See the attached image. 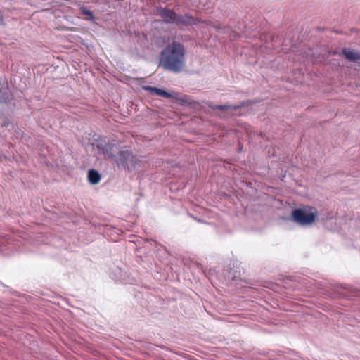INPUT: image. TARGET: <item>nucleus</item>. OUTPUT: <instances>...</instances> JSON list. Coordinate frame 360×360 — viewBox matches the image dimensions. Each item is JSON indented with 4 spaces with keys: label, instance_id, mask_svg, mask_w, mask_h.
Instances as JSON below:
<instances>
[{
    "label": "nucleus",
    "instance_id": "nucleus-1",
    "mask_svg": "<svg viewBox=\"0 0 360 360\" xmlns=\"http://www.w3.org/2000/svg\"><path fill=\"white\" fill-rule=\"evenodd\" d=\"M184 46L179 42H172L162 51L160 65L167 70L179 72L184 66Z\"/></svg>",
    "mask_w": 360,
    "mask_h": 360
},
{
    "label": "nucleus",
    "instance_id": "nucleus-2",
    "mask_svg": "<svg viewBox=\"0 0 360 360\" xmlns=\"http://www.w3.org/2000/svg\"><path fill=\"white\" fill-rule=\"evenodd\" d=\"M157 12L166 22L174 23L178 26L195 25L200 22L198 19H195L187 15H176L173 11L163 8H158Z\"/></svg>",
    "mask_w": 360,
    "mask_h": 360
},
{
    "label": "nucleus",
    "instance_id": "nucleus-3",
    "mask_svg": "<svg viewBox=\"0 0 360 360\" xmlns=\"http://www.w3.org/2000/svg\"><path fill=\"white\" fill-rule=\"evenodd\" d=\"M316 216V210L311 207L295 209L292 212L293 221L302 226L311 224Z\"/></svg>",
    "mask_w": 360,
    "mask_h": 360
},
{
    "label": "nucleus",
    "instance_id": "nucleus-4",
    "mask_svg": "<svg viewBox=\"0 0 360 360\" xmlns=\"http://www.w3.org/2000/svg\"><path fill=\"white\" fill-rule=\"evenodd\" d=\"M99 153L103 154L105 157L116 160L121 150L120 146L115 141H109L108 142L101 141L98 146Z\"/></svg>",
    "mask_w": 360,
    "mask_h": 360
},
{
    "label": "nucleus",
    "instance_id": "nucleus-5",
    "mask_svg": "<svg viewBox=\"0 0 360 360\" xmlns=\"http://www.w3.org/2000/svg\"><path fill=\"white\" fill-rule=\"evenodd\" d=\"M134 158L131 152L127 149H124L120 151L119 155L117 157L115 161L118 165L129 168L134 165Z\"/></svg>",
    "mask_w": 360,
    "mask_h": 360
},
{
    "label": "nucleus",
    "instance_id": "nucleus-6",
    "mask_svg": "<svg viewBox=\"0 0 360 360\" xmlns=\"http://www.w3.org/2000/svg\"><path fill=\"white\" fill-rule=\"evenodd\" d=\"M342 54L349 61L356 62L360 60V52L357 51L345 49L342 50Z\"/></svg>",
    "mask_w": 360,
    "mask_h": 360
},
{
    "label": "nucleus",
    "instance_id": "nucleus-7",
    "mask_svg": "<svg viewBox=\"0 0 360 360\" xmlns=\"http://www.w3.org/2000/svg\"><path fill=\"white\" fill-rule=\"evenodd\" d=\"M144 89L153 94H155L162 97L176 98V94H169L162 89L156 87L146 86Z\"/></svg>",
    "mask_w": 360,
    "mask_h": 360
},
{
    "label": "nucleus",
    "instance_id": "nucleus-8",
    "mask_svg": "<svg viewBox=\"0 0 360 360\" xmlns=\"http://www.w3.org/2000/svg\"><path fill=\"white\" fill-rule=\"evenodd\" d=\"M88 180L91 184H97L101 180V175L97 171L91 169L88 172Z\"/></svg>",
    "mask_w": 360,
    "mask_h": 360
},
{
    "label": "nucleus",
    "instance_id": "nucleus-9",
    "mask_svg": "<svg viewBox=\"0 0 360 360\" xmlns=\"http://www.w3.org/2000/svg\"><path fill=\"white\" fill-rule=\"evenodd\" d=\"M80 11H81V13L86 16L84 18L85 20H91V21L94 20V16L93 13H91V11H90L89 10H88L87 8H86L84 7H81Z\"/></svg>",
    "mask_w": 360,
    "mask_h": 360
},
{
    "label": "nucleus",
    "instance_id": "nucleus-10",
    "mask_svg": "<svg viewBox=\"0 0 360 360\" xmlns=\"http://www.w3.org/2000/svg\"><path fill=\"white\" fill-rule=\"evenodd\" d=\"M210 107L212 109H217L220 110H226L229 109H236V106L229 105H210Z\"/></svg>",
    "mask_w": 360,
    "mask_h": 360
}]
</instances>
